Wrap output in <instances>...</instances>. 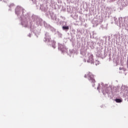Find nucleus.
<instances>
[{"mask_svg": "<svg viewBox=\"0 0 128 128\" xmlns=\"http://www.w3.org/2000/svg\"><path fill=\"white\" fill-rule=\"evenodd\" d=\"M15 12L18 18L21 21V24L24 28H30L31 32L38 38L40 32V26L42 24V19L34 14L30 16V13L27 12L24 8L18 6L15 9Z\"/></svg>", "mask_w": 128, "mask_h": 128, "instance_id": "f257e3e1", "label": "nucleus"}, {"mask_svg": "<svg viewBox=\"0 0 128 128\" xmlns=\"http://www.w3.org/2000/svg\"><path fill=\"white\" fill-rule=\"evenodd\" d=\"M81 54H85V60H86L88 62H94V56L92 53H88L86 54V50H84V49L81 50Z\"/></svg>", "mask_w": 128, "mask_h": 128, "instance_id": "f03ea898", "label": "nucleus"}, {"mask_svg": "<svg viewBox=\"0 0 128 128\" xmlns=\"http://www.w3.org/2000/svg\"><path fill=\"white\" fill-rule=\"evenodd\" d=\"M44 40V42H51V44H52V48H56V42L54 40H52L48 32H46L45 34V37Z\"/></svg>", "mask_w": 128, "mask_h": 128, "instance_id": "7ed1b4c3", "label": "nucleus"}, {"mask_svg": "<svg viewBox=\"0 0 128 128\" xmlns=\"http://www.w3.org/2000/svg\"><path fill=\"white\" fill-rule=\"evenodd\" d=\"M119 26L121 28L122 30H128V20H124L119 19Z\"/></svg>", "mask_w": 128, "mask_h": 128, "instance_id": "20e7f679", "label": "nucleus"}, {"mask_svg": "<svg viewBox=\"0 0 128 128\" xmlns=\"http://www.w3.org/2000/svg\"><path fill=\"white\" fill-rule=\"evenodd\" d=\"M88 77V80L92 84H94L96 80H94V74L90 72H88L87 74L84 75V78Z\"/></svg>", "mask_w": 128, "mask_h": 128, "instance_id": "39448f33", "label": "nucleus"}, {"mask_svg": "<svg viewBox=\"0 0 128 128\" xmlns=\"http://www.w3.org/2000/svg\"><path fill=\"white\" fill-rule=\"evenodd\" d=\"M46 14L47 16H50V18H51V20H56V22H60V19L58 18L56 16V14H54L52 12L49 11V12H47V13H46Z\"/></svg>", "mask_w": 128, "mask_h": 128, "instance_id": "423d86ee", "label": "nucleus"}, {"mask_svg": "<svg viewBox=\"0 0 128 128\" xmlns=\"http://www.w3.org/2000/svg\"><path fill=\"white\" fill-rule=\"evenodd\" d=\"M96 48H108L110 47L106 46V44L104 43V40H101L100 42H98L96 45Z\"/></svg>", "mask_w": 128, "mask_h": 128, "instance_id": "0eeeda50", "label": "nucleus"}, {"mask_svg": "<svg viewBox=\"0 0 128 128\" xmlns=\"http://www.w3.org/2000/svg\"><path fill=\"white\" fill-rule=\"evenodd\" d=\"M40 10H41L42 12H46V14H48V12H50V9L48 8L47 6H44V5H40Z\"/></svg>", "mask_w": 128, "mask_h": 128, "instance_id": "6e6552de", "label": "nucleus"}, {"mask_svg": "<svg viewBox=\"0 0 128 128\" xmlns=\"http://www.w3.org/2000/svg\"><path fill=\"white\" fill-rule=\"evenodd\" d=\"M62 30L66 32H68V30H70V26H68V24H66V22H64L62 24Z\"/></svg>", "mask_w": 128, "mask_h": 128, "instance_id": "1a4fd4ad", "label": "nucleus"}, {"mask_svg": "<svg viewBox=\"0 0 128 128\" xmlns=\"http://www.w3.org/2000/svg\"><path fill=\"white\" fill-rule=\"evenodd\" d=\"M58 48H66V46L64 44L58 43Z\"/></svg>", "mask_w": 128, "mask_h": 128, "instance_id": "9d476101", "label": "nucleus"}, {"mask_svg": "<svg viewBox=\"0 0 128 128\" xmlns=\"http://www.w3.org/2000/svg\"><path fill=\"white\" fill-rule=\"evenodd\" d=\"M92 34H90V38H96V33L94 32H92Z\"/></svg>", "mask_w": 128, "mask_h": 128, "instance_id": "9b49d317", "label": "nucleus"}, {"mask_svg": "<svg viewBox=\"0 0 128 128\" xmlns=\"http://www.w3.org/2000/svg\"><path fill=\"white\" fill-rule=\"evenodd\" d=\"M44 24L46 28H48L50 26V25L48 24V23H46V22H44Z\"/></svg>", "mask_w": 128, "mask_h": 128, "instance_id": "f8f14e48", "label": "nucleus"}, {"mask_svg": "<svg viewBox=\"0 0 128 128\" xmlns=\"http://www.w3.org/2000/svg\"><path fill=\"white\" fill-rule=\"evenodd\" d=\"M49 30H51V32H56V29H54V27H52V26H50V27L48 28Z\"/></svg>", "mask_w": 128, "mask_h": 128, "instance_id": "ddd939ff", "label": "nucleus"}, {"mask_svg": "<svg viewBox=\"0 0 128 128\" xmlns=\"http://www.w3.org/2000/svg\"><path fill=\"white\" fill-rule=\"evenodd\" d=\"M97 56H102V50H100L98 52Z\"/></svg>", "mask_w": 128, "mask_h": 128, "instance_id": "4468645a", "label": "nucleus"}, {"mask_svg": "<svg viewBox=\"0 0 128 128\" xmlns=\"http://www.w3.org/2000/svg\"><path fill=\"white\" fill-rule=\"evenodd\" d=\"M58 34L59 38H62V34L60 32H58Z\"/></svg>", "mask_w": 128, "mask_h": 128, "instance_id": "2eb2a0df", "label": "nucleus"}, {"mask_svg": "<svg viewBox=\"0 0 128 128\" xmlns=\"http://www.w3.org/2000/svg\"><path fill=\"white\" fill-rule=\"evenodd\" d=\"M107 25H102L100 26V28H102V30H105V28H106Z\"/></svg>", "mask_w": 128, "mask_h": 128, "instance_id": "dca6fc26", "label": "nucleus"}, {"mask_svg": "<svg viewBox=\"0 0 128 128\" xmlns=\"http://www.w3.org/2000/svg\"><path fill=\"white\" fill-rule=\"evenodd\" d=\"M115 102H122V100L120 99L116 98L115 100Z\"/></svg>", "mask_w": 128, "mask_h": 128, "instance_id": "f3484780", "label": "nucleus"}, {"mask_svg": "<svg viewBox=\"0 0 128 128\" xmlns=\"http://www.w3.org/2000/svg\"><path fill=\"white\" fill-rule=\"evenodd\" d=\"M108 40V42H110V36H108V37H106L105 38V40L106 42V40Z\"/></svg>", "mask_w": 128, "mask_h": 128, "instance_id": "a211bd4d", "label": "nucleus"}, {"mask_svg": "<svg viewBox=\"0 0 128 128\" xmlns=\"http://www.w3.org/2000/svg\"><path fill=\"white\" fill-rule=\"evenodd\" d=\"M98 20L95 21V22H94V26H98Z\"/></svg>", "mask_w": 128, "mask_h": 128, "instance_id": "6ab92c4d", "label": "nucleus"}, {"mask_svg": "<svg viewBox=\"0 0 128 128\" xmlns=\"http://www.w3.org/2000/svg\"><path fill=\"white\" fill-rule=\"evenodd\" d=\"M14 6V4H12L8 6L9 8H12V6Z\"/></svg>", "mask_w": 128, "mask_h": 128, "instance_id": "aec40b11", "label": "nucleus"}, {"mask_svg": "<svg viewBox=\"0 0 128 128\" xmlns=\"http://www.w3.org/2000/svg\"><path fill=\"white\" fill-rule=\"evenodd\" d=\"M0 2H8V0H0Z\"/></svg>", "mask_w": 128, "mask_h": 128, "instance_id": "412c9836", "label": "nucleus"}, {"mask_svg": "<svg viewBox=\"0 0 128 128\" xmlns=\"http://www.w3.org/2000/svg\"><path fill=\"white\" fill-rule=\"evenodd\" d=\"M28 36L29 38H32V34H28Z\"/></svg>", "mask_w": 128, "mask_h": 128, "instance_id": "4be33fe9", "label": "nucleus"}, {"mask_svg": "<svg viewBox=\"0 0 128 128\" xmlns=\"http://www.w3.org/2000/svg\"><path fill=\"white\" fill-rule=\"evenodd\" d=\"M96 48L94 46H91V48Z\"/></svg>", "mask_w": 128, "mask_h": 128, "instance_id": "5701e85b", "label": "nucleus"}, {"mask_svg": "<svg viewBox=\"0 0 128 128\" xmlns=\"http://www.w3.org/2000/svg\"><path fill=\"white\" fill-rule=\"evenodd\" d=\"M110 2H116V0H110Z\"/></svg>", "mask_w": 128, "mask_h": 128, "instance_id": "b1692460", "label": "nucleus"}, {"mask_svg": "<svg viewBox=\"0 0 128 128\" xmlns=\"http://www.w3.org/2000/svg\"><path fill=\"white\" fill-rule=\"evenodd\" d=\"M8 10H10V9Z\"/></svg>", "mask_w": 128, "mask_h": 128, "instance_id": "393cba45", "label": "nucleus"}]
</instances>
